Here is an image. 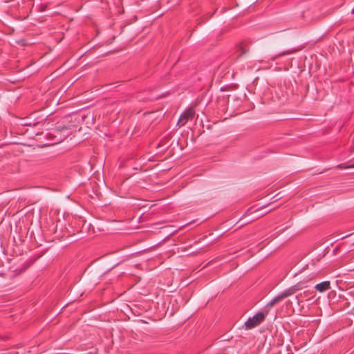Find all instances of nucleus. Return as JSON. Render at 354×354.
Instances as JSON below:
<instances>
[{"label":"nucleus","instance_id":"39448f33","mask_svg":"<svg viewBox=\"0 0 354 354\" xmlns=\"http://www.w3.org/2000/svg\"><path fill=\"white\" fill-rule=\"evenodd\" d=\"M296 50H288V51H285V52H283L282 53H281L279 55L281 56V55H290V54H292L293 53H295Z\"/></svg>","mask_w":354,"mask_h":354},{"label":"nucleus","instance_id":"423d86ee","mask_svg":"<svg viewBox=\"0 0 354 354\" xmlns=\"http://www.w3.org/2000/svg\"><path fill=\"white\" fill-rule=\"evenodd\" d=\"M246 52L247 51L245 50H244L243 48H241V55L245 54Z\"/></svg>","mask_w":354,"mask_h":354},{"label":"nucleus","instance_id":"7ed1b4c3","mask_svg":"<svg viewBox=\"0 0 354 354\" xmlns=\"http://www.w3.org/2000/svg\"><path fill=\"white\" fill-rule=\"evenodd\" d=\"M195 114V111L194 109H187L180 117L178 121V125L180 127H183L185 125V124L189 120H192Z\"/></svg>","mask_w":354,"mask_h":354},{"label":"nucleus","instance_id":"0eeeda50","mask_svg":"<svg viewBox=\"0 0 354 354\" xmlns=\"http://www.w3.org/2000/svg\"><path fill=\"white\" fill-rule=\"evenodd\" d=\"M341 167V166H339ZM342 168H344L343 167H342ZM346 168H354V165H350L348 167H346Z\"/></svg>","mask_w":354,"mask_h":354},{"label":"nucleus","instance_id":"f257e3e1","mask_svg":"<svg viewBox=\"0 0 354 354\" xmlns=\"http://www.w3.org/2000/svg\"><path fill=\"white\" fill-rule=\"evenodd\" d=\"M301 288H302V286L300 285V283H297V284L287 288L283 292H281L280 295H277L273 299H272L270 302H268L266 305V307L268 308L273 307L275 304H277L279 301H282L283 299H284L290 296H292L297 291L301 290Z\"/></svg>","mask_w":354,"mask_h":354},{"label":"nucleus","instance_id":"20e7f679","mask_svg":"<svg viewBox=\"0 0 354 354\" xmlns=\"http://www.w3.org/2000/svg\"><path fill=\"white\" fill-rule=\"evenodd\" d=\"M330 288V282L329 281H324L315 286V289L319 292H326Z\"/></svg>","mask_w":354,"mask_h":354},{"label":"nucleus","instance_id":"f03ea898","mask_svg":"<svg viewBox=\"0 0 354 354\" xmlns=\"http://www.w3.org/2000/svg\"><path fill=\"white\" fill-rule=\"evenodd\" d=\"M267 315L268 312H259L253 317L248 318L244 324L245 329L250 330L259 326L265 320Z\"/></svg>","mask_w":354,"mask_h":354}]
</instances>
